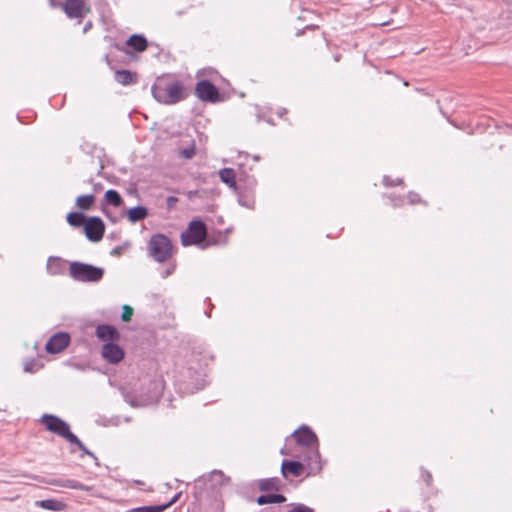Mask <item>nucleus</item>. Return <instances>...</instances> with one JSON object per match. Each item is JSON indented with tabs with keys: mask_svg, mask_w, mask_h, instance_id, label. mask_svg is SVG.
I'll list each match as a JSON object with an SVG mask.
<instances>
[{
	"mask_svg": "<svg viewBox=\"0 0 512 512\" xmlns=\"http://www.w3.org/2000/svg\"><path fill=\"white\" fill-rule=\"evenodd\" d=\"M153 98L160 104L173 105L187 97L183 84L166 76H160L151 87Z\"/></svg>",
	"mask_w": 512,
	"mask_h": 512,
	"instance_id": "nucleus-1",
	"label": "nucleus"
},
{
	"mask_svg": "<svg viewBox=\"0 0 512 512\" xmlns=\"http://www.w3.org/2000/svg\"><path fill=\"white\" fill-rule=\"evenodd\" d=\"M302 463H305V468L308 470L307 475H316L321 471L322 464L318 445L308 449Z\"/></svg>",
	"mask_w": 512,
	"mask_h": 512,
	"instance_id": "nucleus-12",
	"label": "nucleus"
},
{
	"mask_svg": "<svg viewBox=\"0 0 512 512\" xmlns=\"http://www.w3.org/2000/svg\"><path fill=\"white\" fill-rule=\"evenodd\" d=\"M167 509V505H152V506H141L136 507L126 512H163Z\"/></svg>",
	"mask_w": 512,
	"mask_h": 512,
	"instance_id": "nucleus-29",
	"label": "nucleus"
},
{
	"mask_svg": "<svg viewBox=\"0 0 512 512\" xmlns=\"http://www.w3.org/2000/svg\"><path fill=\"white\" fill-rule=\"evenodd\" d=\"M175 270V266L172 265V266H169L168 268H166L162 273H161V276L162 278H167L168 276H170Z\"/></svg>",
	"mask_w": 512,
	"mask_h": 512,
	"instance_id": "nucleus-36",
	"label": "nucleus"
},
{
	"mask_svg": "<svg viewBox=\"0 0 512 512\" xmlns=\"http://www.w3.org/2000/svg\"><path fill=\"white\" fill-rule=\"evenodd\" d=\"M204 482L209 484L212 490H216L218 487L228 485L230 478L225 476L220 470H214L209 475L201 477L198 482Z\"/></svg>",
	"mask_w": 512,
	"mask_h": 512,
	"instance_id": "nucleus-16",
	"label": "nucleus"
},
{
	"mask_svg": "<svg viewBox=\"0 0 512 512\" xmlns=\"http://www.w3.org/2000/svg\"><path fill=\"white\" fill-rule=\"evenodd\" d=\"M283 113H286V109H282L280 112H278L280 116H282Z\"/></svg>",
	"mask_w": 512,
	"mask_h": 512,
	"instance_id": "nucleus-44",
	"label": "nucleus"
},
{
	"mask_svg": "<svg viewBox=\"0 0 512 512\" xmlns=\"http://www.w3.org/2000/svg\"><path fill=\"white\" fill-rule=\"evenodd\" d=\"M195 93L202 101L215 103L220 100L218 88L208 80L199 81L196 84Z\"/></svg>",
	"mask_w": 512,
	"mask_h": 512,
	"instance_id": "nucleus-9",
	"label": "nucleus"
},
{
	"mask_svg": "<svg viewBox=\"0 0 512 512\" xmlns=\"http://www.w3.org/2000/svg\"><path fill=\"white\" fill-rule=\"evenodd\" d=\"M288 512H314V510L304 504H296L291 510Z\"/></svg>",
	"mask_w": 512,
	"mask_h": 512,
	"instance_id": "nucleus-32",
	"label": "nucleus"
},
{
	"mask_svg": "<svg viewBox=\"0 0 512 512\" xmlns=\"http://www.w3.org/2000/svg\"><path fill=\"white\" fill-rule=\"evenodd\" d=\"M71 341V337L67 332H58L50 337L47 341L45 349L50 354L62 352Z\"/></svg>",
	"mask_w": 512,
	"mask_h": 512,
	"instance_id": "nucleus-11",
	"label": "nucleus"
},
{
	"mask_svg": "<svg viewBox=\"0 0 512 512\" xmlns=\"http://www.w3.org/2000/svg\"><path fill=\"white\" fill-rule=\"evenodd\" d=\"M286 501V497L282 494H263L257 497L256 502L259 505L283 503Z\"/></svg>",
	"mask_w": 512,
	"mask_h": 512,
	"instance_id": "nucleus-24",
	"label": "nucleus"
},
{
	"mask_svg": "<svg viewBox=\"0 0 512 512\" xmlns=\"http://www.w3.org/2000/svg\"><path fill=\"white\" fill-rule=\"evenodd\" d=\"M148 216V209L144 206L132 207L127 212V218L131 223L144 220Z\"/></svg>",
	"mask_w": 512,
	"mask_h": 512,
	"instance_id": "nucleus-22",
	"label": "nucleus"
},
{
	"mask_svg": "<svg viewBox=\"0 0 512 512\" xmlns=\"http://www.w3.org/2000/svg\"><path fill=\"white\" fill-rule=\"evenodd\" d=\"M28 478L38 481L40 483L64 487L69 489L81 490V491H89L90 488L76 480L72 479H62V478H46L38 475H27Z\"/></svg>",
	"mask_w": 512,
	"mask_h": 512,
	"instance_id": "nucleus-7",
	"label": "nucleus"
},
{
	"mask_svg": "<svg viewBox=\"0 0 512 512\" xmlns=\"http://www.w3.org/2000/svg\"><path fill=\"white\" fill-rule=\"evenodd\" d=\"M133 315V308L128 305H124L122 309L121 318L123 321L128 322L131 320Z\"/></svg>",
	"mask_w": 512,
	"mask_h": 512,
	"instance_id": "nucleus-31",
	"label": "nucleus"
},
{
	"mask_svg": "<svg viewBox=\"0 0 512 512\" xmlns=\"http://www.w3.org/2000/svg\"><path fill=\"white\" fill-rule=\"evenodd\" d=\"M115 80L122 85H130L137 82L138 75L129 70H117L115 72Z\"/></svg>",
	"mask_w": 512,
	"mask_h": 512,
	"instance_id": "nucleus-21",
	"label": "nucleus"
},
{
	"mask_svg": "<svg viewBox=\"0 0 512 512\" xmlns=\"http://www.w3.org/2000/svg\"><path fill=\"white\" fill-rule=\"evenodd\" d=\"M96 336L102 341L113 342L119 339L118 330L109 324H101L96 327Z\"/></svg>",
	"mask_w": 512,
	"mask_h": 512,
	"instance_id": "nucleus-18",
	"label": "nucleus"
},
{
	"mask_svg": "<svg viewBox=\"0 0 512 512\" xmlns=\"http://www.w3.org/2000/svg\"><path fill=\"white\" fill-rule=\"evenodd\" d=\"M70 276L79 282H99L104 276V269L83 262H72L69 266Z\"/></svg>",
	"mask_w": 512,
	"mask_h": 512,
	"instance_id": "nucleus-5",
	"label": "nucleus"
},
{
	"mask_svg": "<svg viewBox=\"0 0 512 512\" xmlns=\"http://www.w3.org/2000/svg\"><path fill=\"white\" fill-rule=\"evenodd\" d=\"M292 435L299 445L307 449L318 445V438L316 434L308 426L303 425L294 431Z\"/></svg>",
	"mask_w": 512,
	"mask_h": 512,
	"instance_id": "nucleus-13",
	"label": "nucleus"
},
{
	"mask_svg": "<svg viewBox=\"0 0 512 512\" xmlns=\"http://www.w3.org/2000/svg\"><path fill=\"white\" fill-rule=\"evenodd\" d=\"M51 6H55V3L53 0H50Z\"/></svg>",
	"mask_w": 512,
	"mask_h": 512,
	"instance_id": "nucleus-45",
	"label": "nucleus"
},
{
	"mask_svg": "<svg viewBox=\"0 0 512 512\" xmlns=\"http://www.w3.org/2000/svg\"><path fill=\"white\" fill-rule=\"evenodd\" d=\"M90 24L86 25V27L84 28V31L87 30V28H89Z\"/></svg>",
	"mask_w": 512,
	"mask_h": 512,
	"instance_id": "nucleus-46",
	"label": "nucleus"
},
{
	"mask_svg": "<svg viewBox=\"0 0 512 512\" xmlns=\"http://www.w3.org/2000/svg\"><path fill=\"white\" fill-rule=\"evenodd\" d=\"M40 422L48 431L63 437L69 443H76V441H78V437L71 432L69 424L58 416L52 414H44L40 418Z\"/></svg>",
	"mask_w": 512,
	"mask_h": 512,
	"instance_id": "nucleus-6",
	"label": "nucleus"
},
{
	"mask_svg": "<svg viewBox=\"0 0 512 512\" xmlns=\"http://www.w3.org/2000/svg\"><path fill=\"white\" fill-rule=\"evenodd\" d=\"M63 9L69 18L82 19L90 9L85 7L82 0H67L64 4Z\"/></svg>",
	"mask_w": 512,
	"mask_h": 512,
	"instance_id": "nucleus-15",
	"label": "nucleus"
},
{
	"mask_svg": "<svg viewBox=\"0 0 512 512\" xmlns=\"http://www.w3.org/2000/svg\"><path fill=\"white\" fill-rule=\"evenodd\" d=\"M383 183H384V185H386V186H394V185H396V183H394V182L390 181V179H389L388 177H384V179H383ZM400 183H402V180L398 179V180H397V184H400Z\"/></svg>",
	"mask_w": 512,
	"mask_h": 512,
	"instance_id": "nucleus-37",
	"label": "nucleus"
},
{
	"mask_svg": "<svg viewBox=\"0 0 512 512\" xmlns=\"http://www.w3.org/2000/svg\"><path fill=\"white\" fill-rule=\"evenodd\" d=\"M150 389L149 394L146 396H137L132 391H128L125 388H120V392L125 400L132 407H143L147 406L159 399L162 393L163 385L161 381L154 380L149 383Z\"/></svg>",
	"mask_w": 512,
	"mask_h": 512,
	"instance_id": "nucleus-3",
	"label": "nucleus"
},
{
	"mask_svg": "<svg viewBox=\"0 0 512 512\" xmlns=\"http://www.w3.org/2000/svg\"><path fill=\"white\" fill-rule=\"evenodd\" d=\"M180 497V493L175 495L169 502L165 503L164 505H167V508H169L173 503H175L178 498Z\"/></svg>",
	"mask_w": 512,
	"mask_h": 512,
	"instance_id": "nucleus-41",
	"label": "nucleus"
},
{
	"mask_svg": "<svg viewBox=\"0 0 512 512\" xmlns=\"http://www.w3.org/2000/svg\"><path fill=\"white\" fill-rule=\"evenodd\" d=\"M87 219L88 217H86L81 212H70L66 217V220L69 223V225L73 227H84Z\"/></svg>",
	"mask_w": 512,
	"mask_h": 512,
	"instance_id": "nucleus-27",
	"label": "nucleus"
},
{
	"mask_svg": "<svg viewBox=\"0 0 512 512\" xmlns=\"http://www.w3.org/2000/svg\"><path fill=\"white\" fill-rule=\"evenodd\" d=\"M421 477L423 479V481L429 486L431 485L432 483V475L429 471L425 470V469H421Z\"/></svg>",
	"mask_w": 512,
	"mask_h": 512,
	"instance_id": "nucleus-34",
	"label": "nucleus"
},
{
	"mask_svg": "<svg viewBox=\"0 0 512 512\" xmlns=\"http://www.w3.org/2000/svg\"><path fill=\"white\" fill-rule=\"evenodd\" d=\"M207 233L206 224L200 219H194L189 223L187 229L181 233V244L184 247L195 245L206 248L209 245L205 243Z\"/></svg>",
	"mask_w": 512,
	"mask_h": 512,
	"instance_id": "nucleus-2",
	"label": "nucleus"
},
{
	"mask_svg": "<svg viewBox=\"0 0 512 512\" xmlns=\"http://www.w3.org/2000/svg\"><path fill=\"white\" fill-rule=\"evenodd\" d=\"M255 186L256 179L254 177H247V181L243 186V189L238 193V202L240 205L247 208H253L254 200L251 197L243 195V193L246 191H252Z\"/></svg>",
	"mask_w": 512,
	"mask_h": 512,
	"instance_id": "nucleus-19",
	"label": "nucleus"
},
{
	"mask_svg": "<svg viewBox=\"0 0 512 512\" xmlns=\"http://www.w3.org/2000/svg\"><path fill=\"white\" fill-rule=\"evenodd\" d=\"M180 497V493L175 495L169 502L165 503L164 505H167V508H169L173 503H175L178 498Z\"/></svg>",
	"mask_w": 512,
	"mask_h": 512,
	"instance_id": "nucleus-40",
	"label": "nucleus"
},
{
	"mask_svg": "<svg viewBox=\"0 0 512 512\" xmlns=\"http://www.w3.org/2000/svg\"><path fill=\"white\" fill-rule=\"evenodd\" d=\"M95 203V196L92 194L81 195L76 198V206L80 210L88 211Z\"/></svg>",
	"mask_w": 512,
	"mask_h": 512,
	"instance_id": "nucleus-26",
	"label": "nucleus"
},
{
	"mask_svg": "<svg viewBox=\"0 0 512 512\" xmlns=\"http://www.w3.org/2000/svg\"><path fill=\"white\" fill-rule=\"evenodd\" d=\"M35 506L41 507L50 511H61L64 509L65 504L55 499L39 500L35 502Z\"/></svg>",
	"mask_w": 512,
	"mask_h": 512,
	"instance_id": "nucleus-23",
	"label": "nucleus"
},
{
	"mask_svg": "<svg viewBox=\"0 0 512 512\" xmlns=\"http://www.w3.org/2000/svg\"><path fill=\"white\" fill-rule=\"evenodd\" d=\"M73 367L78 369V370H84L85 369V367L83 365H81V364H73Z\"/></svg>",
	"mask_w": 512,
	"mask_h": 512,
	"instance_id": "nucleus-43",
	"label": "nucleus"
},
{
	"mask_svg": "<svg viewBox=\"0 0 512 512\" xmlns=\"http://www.w3.org/2000/svg\"><path fill=\"white\" fill-rule=\"evenodd\" d=\"M279 479L278 478H267L259 481L258 487L261 491L267 492L272 490L279 489Z\"/></svg>",
	"mask_w": 512,
	"mask_h": 512,
	"instance_id": "nucleus-28",
	"label": "nucleus"
},
{
	"mask_svg": "<svg viewBox=\"0 0 512 512\" xmlns=\"http://www.w3.org/2000/svg\"><path fill=\"white\" fill-rule=\"evenodd\" d=\"M24 370L26 372H34L33 363H27L24 366Z\"/></svg>",
	"mask_w": 512,
	"mask_h": 512,
	"instance_id": "nucleus-42",
	"label": "nucleus"
},
{
	"mask_svg": "<svg viewBox=\"0 0 512 512\" xmlns=\"http://www.w3.org/2000/svg\"><path fill=\"white\" fill-rule=\"evenodd\" d=\"M218 174L221 181L227 184L230 188H233L237 193H240L247 181V177L244 178L243 174H240L237 177L232 168H223Z\"/></svg>",
	"mask_w": 512,
	"mask_h": 512,
	"instance_id": "nucleus-10",
	"label": "nucleus"
},
{
	"mask_svg": "<svg viewBox=\"0 0 512 512\" xmlns=\"http://www.w3.org/2000/svg\"><path fill=\"white\" fill-rule=\"evenodd\" d=\"M102 357L111 364H117L124 358V350L114 342L105 343L101 351Z\"/></svg>",
	"mask_w": 512,
	"mask_h": 512,
	"instance_id": "nucleus-14",
	"label": "nucleus"
},
{
	"mask_svg": "<svg viewBox=\"0 0 512 512\" xmlns=\"http://www.w3.org/2000/svg\"><path fill=\"white\" fill-rule=\"evenodd\" d=\"M305 470V463L300 461L283 460L281 464V473L284 477H286L287 474H291L294 477H299L304 473Z\"/></svg>",
	"mask_w": 512,
	"mask_h": 512,
	"instance_id": "nucleus-17",
	"label": "nucleus"
},
{
	"mask_svg": "<svg viewBox=\"0 0 512 512\" xmlns=\"http://www.w3.org/2000/svg\"><path fill=\"white\" fill-rule=\"evenodd\" d=\"M105 224L100 217H88L84 225V233L91 242H99L104 235Z\"/></svg>",
	"mask_w": 512,
	"mask_h": 512,
	"instance_id": "nucleus-8",
	"label": "nucleus"
},
{
	"mask_svg": "<svg viewBox=\"0 0 512 512\" xmlns=\"http://www.w3.org/2000/svg\"><path fill=\"white\" fill-rule=\"evenodd\" d=\"M410 203L414 204L419 201V196L416 193H409L408 195Z\"/></svg>",
	"mask_w": 512,
	"mask_h": 512,
	"instance_id": "nucleus-38",
	"label": "nucleus"
},
{
	"mask_svg": "<svg viewBox=\"0 0 512 512\" xmlns=\"http://www.w3.org/2000/svg\"><path fill=\"white\" fill-rule=\"evenodd\" d=\"M147 249L149 256L159 263L166 262L172 257L171 240L164 234H154L148 242Z\"/></svg>",
	"mask_w": 512,
	"mask_h": 512,
	"instance_id": "nucleus-4",
	"label": "nucleus"
},
{
	"mask_svg": "<svg viewBox=\"0 0 512 512\" xmlns=\"http://www.w3.org/2000/svg\"><path fill=\"white\" fill-rule=\"evenodd\" d=\"M196 154L195 144H192L190 147L183 148L179 151V156L184 159H192Z\"/></svg>",
	"mask_w": 512,
	"mask_h": 512,
	"instance_id": "nucleus-30",
	"label": "nucleus"
},
{
	"mask_svg": "<svg viewBox=\"0 0 512 512\" xmlns=\"http://www.w3.org/2000/svg\"><path fill=\"white\" fill-rule=\"evenodd\" d=\"M73 444L76 445L86 455H88V456H90V457H92L94 459L96 458L94 453L89 451L79 438H78V441H76V443H73Z\"/></svg>",
	"mask_w": 512,
	"mask_h": 512,
	"instance_id": "nucleus-33",
	"label": "nucleus"
},
{
	"mask_svg": "<svg viewBox=\"0 0 512 512\" xmlns=\"http://www.w3.org/2000/svg\"><path fill=\"white\" fill-rule=\"evenodd\" d=\"M105 203L112 205L114 207H120L123 204V199L118 191L114 189H109L105 192L104 195Z\"/></svg>",
	"mask_w": 512,
	"mask_h": 512,
	"instance_id": "nucleus-25",
	"label": "nucleus"
},
{
	"mask_svg": "<svg viewBox=\"0 0 512 512\" xmlns=\"http://www.w3.org/2000/svg\"><path fill=\"white\" fill-rule=\"evenodd\" d=\"M178 202V198L175 196H169L166 199V204L168 209L174 208L175 204Z\"/></svg>",
	"mask_w": 512,
	"mask_h": 512,
	"instance_id": "nucleus-35",
	"label": "nucleus"
},
{
	"mask_svg": "<svg viewBox=\"0 0 512 512\" xmlns=\"http://www.w3.org/2000/svg\"><path fill=\"white\" fill-rule=\"evenodd\" d=\"M126 44L128 47L132 48L137 52H143L144 50H146L148 42L143 35L133 34L128 38Z\"/></svg>",
	"mask_w": 512,
	"mask_h": 512,
	"instance_id": "nucleus-20",
	"label": "nucleus"
},
{
	"mask_svg": "<svg viewBox=\"0 0 512 512\" xmlns=\"http://www.w3.org/2000/svg\"><path fill=\"white\" fill-rule=\"evenodd\" d=\"M121 253H122L121 247H115L111 251V255H113V256H119V255H121Z\"/></svg>",
	"mask_w": 512,
	"mask_h": 512,
	"instance_id": "nucleus-39",
	"label": "nucleus"
}]
</instances>
